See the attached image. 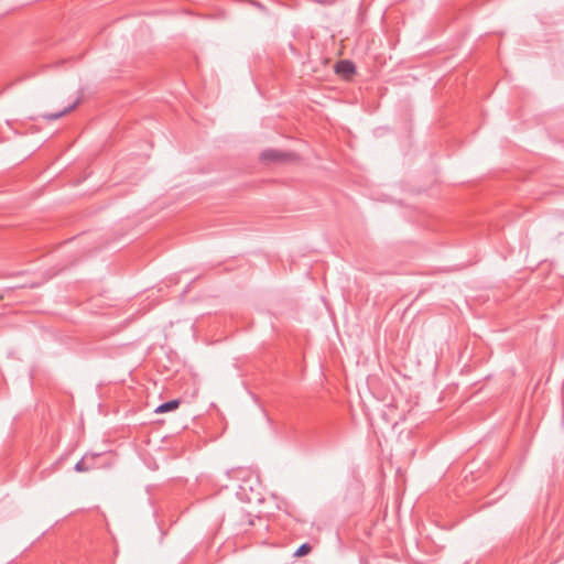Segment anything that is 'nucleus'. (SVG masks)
I'll return each instance as SVG.
<instances>
[{"label": "nucleus", "mask_w": 564, "mask_h": 564, "mask_svg": "<svg viewBox=\"0 0 564 564\" xmlns=\"http://www.w3.org/2000/svg\"><path fill=\"white\" fill-rule=\"evenodd\" d=\"M294 158H295V154H293V153L283 152V151H279L275 149L264 150L260 155L261 161L265 162V163L285 162V161L293 160Z\"/></svg>", "instance_id": "f257e3e1"}, {"label": "nucleus", "mask_w": 564, "mask_h": 564, "mask_svg": "<svg viewBox=\"0 0 564 564\" xmlns=\"http://www.w3.org/2000/svg\"><path fill=\"white\" fill-rule=\"evenodd\" d=\"M180 404H181V401L178 399L170 400V401L159 404L156 406H153L150 402H147L145 404H143V409L144 408H153L152 413L158 414V413H165V412L174 411L180 406Z\"/></svg>", "instance_id": "f03ea898"}, {"label": "nucleus", "mask_w": 564, "mask_h": 564, "mask_svg": "<svg viewBox=\"0 0 564 564\" xmlns=\"http://www.w3.org/2000/svg\"><path fill=\"white\" fill-rule=\"evenodd\" d=\"M96 457L97 455H85L80 460L76 463L74 469L78 473H85L94 469L96 467Z\"/></svg>", "instance_id": "7ed1b4c3"}, {"label": "nucleus", "mask_w": 564, "mask_h": 564, "mask_svg": "<svg viewBox=\"0 0 564 564\" xmlns=\"http://www.w3.org/2000/svg\"><path fill=\"white\" fill-rule=\"evenodd\" d=\"M336 73L343 74L345 77H349L356 73V66L352 62L343 59L336 64Z\"/></svg>", "instance_id": "20e7f679"}, {"label": "nucleus", "mask_w": 564, "mask_h": 564, "mask_svg": "<svg viewBox=\"0 0 564 564\" xmlns=\"http://www.w3.org/2000/svg\"><path fill=\"white\" fill-rule=\"evenodd\" d=\"M77 105H78V101H75L70 106L64 108L63 110H61L58 112L46 113V115H43L42 117L48 121L57 120V119L62 118L63 116L67 115L68 112H70L73 109H75L77 107Z\"/></svg>", "instance_id": "39448f33"}, {"label": "nucleus", "mask_w": 564, "mask_h": 564, "mask_svg": "<svg viewBox=\"0 0 564 564\" xmlns=\"http://www.w3.org/2000/svg\"><path fill=\"white\" fill-rule=\"evenodd\" d=\"M312 550V546L308 543H303L297 547V550L294 553V556L302 557L307 555Z\"/></svg>", "instance_id": "423d86ee"}, {"label": "nucleus", "mask_w": 564, "mask_h": 564, "mask_svg": "<svg viewBox=\"0 0 564 564\" xmlns=\"http://www.w3.org/2000/svg\"><path fill=\"white\" fill-rule=\"evenodd\" d=\"M55 470H56V465H52L50 468L41 470L40 471V479H45L46 477H48Z\"/></svg>", "instance_id": "0eeeda50"}]
</instances>
